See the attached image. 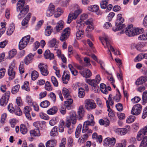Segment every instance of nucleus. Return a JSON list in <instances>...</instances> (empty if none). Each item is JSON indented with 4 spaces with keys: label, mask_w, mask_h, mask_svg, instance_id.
I'll return each instance as SVG.
<instances>
[{
    "label": "nucleus",
    "mask_w": 147,
    "mask_h": 147,
    "mask_svg": "<svg viewBox=\"0 0 147 147\" xmlns=\"http://www.w3.org/2000/svg\"><path fill=\"white\" fill-rule=\"evenodd\" d=\"M84 110L82 106L79 107L78 111V115H77L75 111H71L69 113V116L67 117L71 120V123L73 124H75L77 120V118L79 120L83 116Z\"/></svg>",
    "instance_id": "1"
},
{
    "label": "nucleus",
    "mask_w": 147,
    "mask_h": 147,
    "mask_svg": "<svg viewBox=\"0 0 147 147\" xmlns=\"http://www.w3.org/2000/svg\"><path fill=\"white\" fill-rule=\"evenodd\" d=\"M143 32V28L140 29L139 28H137L135 29L133 27L132 25L131 24L128 26L126 28L125 31L123 30L121 31L120 33L123 34L125 33L128 36H131L141 34Z\"/></svg>",
    "instance_id": "2"
},
{
    "label": "nucleus",
    "mask_w": 147,
    "mask_h": 147,
    "mask_svg": "<svg viewBox=\"0 0 147 147\" xmlns=\"http://www.w3.org/2000/svg\"><path fill=\"white\" fill-rule=\"evenodd\" d=\"M95 124V123L93 121L90 122L88 121H86L84 122L83 125L82 129V132L85 134L83 135L84 138H88L92 132V130L89 129V126H94Z\"/></svg>",
    "instance_id": "3"
},
{
    "label": "nucleus",
    "mask_w": 147,
    "mask_h": 147,
    "mask_svg": "<svg viewBox=\"0 0 147 147\" xmlns=\"http://www.w3.org/2000/svg\"><path fill=\"white\" fill-rule=\"evenodd\" d=\"M124 22V19L122 17V14H119L117 15V20L115 24L116 26L115 28H113L112 30L114 31H116L122 29L125 26V24H122Z\"/></svg>",
    "instance_id": "4"
},
{
    "label": "nucleus",
    "mask_w": 147,
    "mask_h": 147,
    "mask_svg": "<svg viewBox=\"0 0 147 147\" xmlns=\"http://www.w3.org/2000/svg\"><path fill=\"white\" fill-rule=\"evenodd\" d=\"M102 38L104 39L105 40L106 44V47L104 46V47L106 48L107 47L108 49L107 51L108 54L109 55L110 57L112 59H113L111 53V51L113 52L115 55H116L117 54V53L115 51L114 49L113 48L112 46H111L110 42L109 41L108 37L106 35H105Z\"/></svg>",
    "instance_id": "5"
},
{
    "label": "nucleus",
    "mask_w": 147,
    "mask_h": 147,
    "mask_svg": "<svg viewBox=\"0 0 147 147\" xmlns=\"http://www.w3.org/2000/svg\"><path fill=\"white\" fill-rule=\"evenodd\" d=\"M82 11L81 9L79 8L75 10L74 13H70L68 15L67 23V24H69L73 19H76L79 14L82 12Z\"/></svg>",
    "instance_id": "6"
},
{
    "label": "nucleus",
    "mask_w": 147,
    "mask_h": 147,
    "mask_svg": "<svg viewBox=\"0 0 147 147\" xmlns=\"http://www.w3.org/2000/svg\"><path fill=\"white\" fill-rule=\"evenodd\" d=\"M101 78L99 75H97L96 77L95 80H87L86 82L90 85L92 86V89H94V88L97 89L98 88L97 84L100 83Z\"/></svg>",
    "instance_id": "7"
},
{
    "label": "nucleus",
    "mask_w": 147,
    "mask_h": 147,
    "mask_svg": "<svg viewBox=\"0 0 147 147\" xmlns=\"http://www.w3.org/2000/svg\"><path fill=\"white\" fill-rule=\"evenodd\" d=\"M10 94V92L8 91L4 94L0 99V105L1 106H5L7 104Z\"/></svg>",
    "instance_id": "8"
},
{
    "label": "nucleus",
    "mask_w": 147,
    "mask_h": 147,
    "mask_svg": "<svg viewBox=\"0 0 147 147\" xmlns=\"http://www.w3.org/2000/svg\"><path fill=\"white\" fill-rule=\"evenodd\" d=\"M71 33V29L67 27L64 30L60 38V40L63 41L67 40L69 37Z\"/></svg>",
    "instance_id": "9"
},
{
    "label": "nucleus",
    "mask_w": 147,
    "mask_h": 147,
    "mask_svg": "<svg viewBox=\"0 0 147 147\" xmlns=\"http://www.w3.org/2000/svg\"><path fill=\"white\" fill-rule=\"evenodd\" d=\"M38 68L42 75L46 76L48 75L49 71L47 65L43 63H40L38 65Z\"/></svg>",
    "instance_id": "10"
},
{
    "label": "nucleus",
    "mask_w": 147,
    "mask_h": 147,
    "mask_svg": "<svg viewBox=\"0 0 147 147\" xmlns=\"http://www.w3.org/2000/svg\"><path fill=\"white\" fill-rule=\"evenodd\" d=\"M33 125L36 127V128L34 130L30 131V133L32 136H40V134L38 126L40 125L39 122L37 121L33 123Z\"/></svg>",
    "instance_id": "11"
},
{
    "label": "nucleus",
    "mask_w": 147,
    "mask_h": 147,
    "mask_svg": "<svg viewBox=\"0 0 147 147\" xmlns=\"http://www.w3.org/2000/svg\"><path fill=\"white\" fill-rule=\"evenodd\" d=\"M84 105L88 110L93 109L96 108V105L93 101L90 99H86L84 101Z\"/></svg>",
    "instance_id": "12"
},
{
    "label": "nucleus",
    "mask_w": 147,
    "mask_h": 147,
    "mask_svg": "<svg viewBox=\"0 0 147 147\" xmlns=\"http://www.w3.org/2000/svg\"><path fill=\"white\" fill-rule=\"evenodd\" d=\"M29 8L28 5H27L26 6V7L18 9V11H17L18 12H20L18 16V17L19 19H21L25 16L28 11Z\"/></svg>",
    "instance_id": "13"
},
{
    "label": "nucleus",
    "mask_w": 147,
    "mask_h": 147,
    "mask_svg": "<svg viewBox=\"0 0 147 147\" xmlns=\"http://www.w3.org/2000/svg\"><path fill=\"white\" fill-rule=\"evenodd\" d=\"M116 143V139L114 138H106L104 141V145L107 146L109 145L111 146H114Z\"/></svg>",
    "instance_id": "14"
},
{
    "label": "nucleus",
    "mask_w": 147,
    "mask_h": 147,
    "mask_svg": "<svg viewBox=\"0 0 147 147\" xmlns=\"http://www.w3.org/2000/svg\"><path fill=\"white\" fill-rule=\"evenodd\" d=\"M142 108V107L140 105L136 104L133 107L131 111V113L134 115H138L140 113Z\"/></svg>",
    "instance_id": "15"
},
{
    "label": "nucleus",
    "mask_w": 147,
    "mask_h": 147,
    "mask_svg": "<svg viewBox=\"0 0 147 147\" xmlns=\"http://www.w3.org/2000/svg\"><path fill=\"white\" fill-rule=\"evenodd\" d=\"M147 135V125L145 126L143 129H142L138 132L137 139L138 141H140L144 137V136Z\"/></svg>",
    "instance_id": "16"
},
{
    "label": "nucleus",
    "mask_w": 147,
    "mask_h": 147,
    "mask_svg": "<svg viewBox=\"0 0 147 147\" xmlns=\"http://www.w3.org/2000/svg\"><path fill=\"white\" fill-rule=\"evenodd\" d=\"M130 130V127L127 126V128H115L114 129V131L118 135H124L126 134L128 131Z\"/></svg>",
    "instance_id": "17"
},
{
    "label": "nucleus",
    "mask_w": 147,
    "mask_h": 147,
    "mask_svg": "<svg viewBox=\"0 0 147 147\" xmlns=\"http://www.w3.org/2000/svg\"><path fill=\"white\" fill-rule=\"evenodd\" d=\"M35 55V54H32V53L29 54L25 57L24 59L25 63L26 65H28L31 63L34 58V56Z\"/></svg>",
    "instance_id": "18"
},
{
    "label": "nucleus",
    "mask_w": 147,
    "mask_h": 147,
    "mask_svg": "<svg viewBox=\"0 0 147 147\" xmlns=\"http://www.w3.org/2000/svg\"><path fill=\"white\" fill-rule=\"evenodd\" d=\"M14 66H10L8 70V74L10 80L13 79L15 76V72L14 70Z\"/></svg>",
    "instance_id": "19"
},
{
    "label": "nucleus",
    "mask_w": 147,
    "mask_h": 147,
    "mask_svg": "<svg viewBox=\"0 0 147 147\" xmlns=\"http://www.w3.org/2000/svg\"><path fill=\"white\" fill-rule=\"evenodd\" d=\"M93 21V20L92 19H90L85 22V24L88 25L86 29V31H90L94 29V25Z\"/></svg>",
    "instance_id": "20"
},
{
    "label": "nucleus",
    "mask_w": 147,
    "mask_h": 147,
    "mask_svg": "<svg viewBox=\"0 0 147 147\" xmlns=\"http://www.w3.org/2000/svg\"><path fill=\"white\" fill-rule=\"evenodd\" d=\"M79 72L82 76L86 78L90 77L92 75L90 70L86 68L84 70L80 71Z\"/></svg>",
    "instance_id": "21"
},
{
    "label": "nucleus",
    "mask_w": 147,
    "mask_h": 147,
    "mask_svg": "<svg viewBox=\"0 0 147 147\" xmlns=\"http://www.w3.org/2000/svg\"><path fill=\"white\" fill-rule=\"evenodd\" d=\"M31 110L30 107L28 106L25 107L23 110L24 113L25 114L26 117L29 120L31 119V115L30 113Z\"/></svg>",
    "instance_id": "22"
},
{
    "label": "nucleus",
    "mask_w": 147,
    "mask_h": 147,
    "mask_svg": "<svg viewBox=\"0 0 147 147\" xmlns=\"http://www.w3.org/2000/svg\"><path fill=\"white\" fill-rule=\"evenodd\" d=\"M92 138L95 139L99 143H101L102 140V136L101 135H98L95 132L93 133L92 135Z\"/></svg>",
    "instance_id": "23"
},
{
    "label": "nucleus",
    "mask_w": 147,
    "mask_h": 147,
    "mask_svg": "<svg viewBox=\"0 0 147 147\" xmlns=\"http://www.w3.org/2000/svg\"><path fill=\"white\" fill-rule=\"evenodd\" d=\"M45 57L46 59H49L51 60L54 59V55L53 53H51L49 50H47L44 53Z\"/></svg>",
    "instance_id": "24"
},
{
    "label": "nucleus",
    "mask_w": 147,
    "mask_h": 147,
    "mask_svg": "<svg viewBox=\"0 0 147 147\" xmlns=\"http://www.w3.org/2000/svg\"><path fill=\"white\" fill-rule=\"evenodd\" d=\"M73 102V100L71 99L70 97L67 99L66 101H65V106L67 109H72V107L71 104Z\"/></svg>",
    "instance_id": "25"
},
{
    "label": "nucleus",
    "mask_w": 147,
    "mask_h": 147,
    "mask_svg": "<svg viewBox=\"0 0 147 147\" xmlns=\"http://www.w3.org/2000/svg\"><path fill=\"white\" fill-rule=\"evenodd\" d=\"M31 16V13H29L26 16L23 20L22 22V26H26V27H27L28 23Z\"/></svg>",
    "instance_id": "26"
},
{
    "label": "nucleus",
    "mask_w": 147,
    "mask_h": 147,
    "mask_svg": "<svg viewBox=\"0 0 147 147\" xmlns=\"http://www.w3.org/2000/svg\"><path fill=\"white\" fill-rule=\"evenodd\" d=\"M64 26V22L62 20L59 21L56 26L55 29L57 32H59L63 28Z\"/></svg>",
    "instance_id": "27"
},
{
    "label": "nucleus",
    "mask_w": 147,
    "mask_h": 147,
    "mask_svg": "<svg viewBox=\"0 0 147 147\" xmlns=\"http://www.w3.org/2000/svg\"><path fill=\"white\" fill-rule=\"evenodd\" d=\"M88 9L89 10L92 12H96L97 14H98L99 13L98 11L99 7V6L96 5L90 6L88 7Z\"/></svg>",
    "instance_id": "28"
},
{
    "label": "nucleus",
    "mask_w": 147,
    "mask_h": 147,
    "mask_svg": "<svg viewBox=\"0 0 147 147\" xmlns=\"http://www.w3.org/2000/svg\"><path fill=\"white\" fill-rule=\"evenodd\" d=\"M147 80V77L146 76H142L137 80L135 83L137 85H139L145 82Z\"/></svg>",
    "instance_id": "29"
},
{
    "label": "nucleus",
    "mask_w": 147,
    "mask_h": 147,
    "mask_svg": "<svg viewBox=\"0 0 147 147\" xmlns=\"http://www.w3.org/2000/svg\"><path fill=\"white\" fill-rule=\"evenodd\" d=\"M62 92L65 98H69L71 97L70 92L68 89L65 88H63L62 89Z\"/></svg>",
    "instance_id": "30"
},
{
    "label": "nucleus",
    "mask_w": 147,
    "mask_h": 147,
    "mask_svg": "<svg viewBox=\"0 0 147 147\" xmlns=\"http://www.w3.org/2000/svg\"><path fill=\"white\" fill-rule=\"evenodd\" d=\"M144 58H146V59L147 58V53H140L135 58V61H136V60H137L138 61H139ZM145 63L147 65V60L146 61Z\"/></svg>",
    "instance_id": "31"
},
{
    "label": "nucleus",
    "mask_w": 147,
    "mask_h": 147,
    "mask_svg": "<svg viewBox=\"0 0 147 147\" xmlns=\"http://www.w3.org/2000/svg\"><path fill=\"white\" fill-rule=\"evenodd\" d=\"M15 26L13 24H11L7 31V34L8 35H11L13 32Z\"/></svg>",
    "instance_id": "32"
},
{
    "label": "nucleus",
    "mask_w": 147,
    "mask_h": 147,
    "mask_svg": "<svg viewBox=\"0 0 147 147\" xmlns=\"http://www.w3.org/2000/svg\"><path fill=\"white\" fill-rule=\"evenodd\" d=\"M56 141L51 140L48 141L46 144V147H54L56 145Z\"/></svg>",
    "instance_id": "33"
},
{
    "label": "nucleus",
    "mask_w": 147,
    "mask_h": 147,
    "mask_svg": "<svg viewBox=\"0 0 147 147\" xmlns=\"http://www.w3.org/2000/svg\"><path fill=\"white\" fill-rule=\"evenodd\" d=\"M57 108L56 107H53L50 108L47 111L48 114L50 115H53L55 114L57 111Z\"/></svg>",
    "instance_id": "34"
},
{
    "label": "nucleus",
    "mask_w": 147,
    "mask_h": 147,
    "mask_svg": "<svg viewBox=\"0 0 147 147\" xmlns=\"http://www.w3.org/2000/svg\"><path fill=\"white\" fill-rule=\"evenodd\" d=\"M25 3L24 0H19L18 1L17 6V11H18L19 9H21V8H23L24 7H26V6L24 7V4Z\"/></svg>",
    "instance_id": "35"
},
{
    "label": "nucleus",
    "mask_w": 147,
    "mask_h": 147,
    "mask_svg": "<svg viewBox=\"0 0 147 147\" xmlns=\"http://www.w3.org/2000/svg\"><path fill=\"white\" fill-rule=\"evenodd\" d=\"M20 131L22 134H25L27 133L28 129L25 125L22 124L20 126Z\"/></svg>",
    "instance_id": "36"
},
{
    "label": "nucleus",
    "mask_w": 147,
    "mask_h": 147,
    "mask_svg": "<svg viewBox=\"0 0 147 147\" xmlns=\"http://www.w3.org/2000/svg\"><path fill=\"white\" fill-rule=\"evenodd\" d=\"M53 30V28L51 26H49L47 27L45 31V34L46 36H49L51 34Z\"/></svg>",
    "instance_id": "37"
},
{
    "label": "nucleus",
    "mask_w": 147,
    "mask_h": 147,
    "mask_svg": "<svg viewBox=\"0 0 147 147\" xmlns=\"http://www.w3.org/2000/svg\"><path fill=\"white\" fill-rule=\"evenodd\" d=\"M99 123L101 125H104L105 126H107L109 125V121L107 119L105 120L100 119L99 120Z\"/></svg>",
    "instance_id": "38"
},
{
    "label": "nucleus",
    "mask_w": 147,
    "mask_h": 147,
    "mask_svg": "<svg viewBox=\"0 0 147 147\" xmlns=\"http://www.w3.org/2000/svg\"><path fill=\"white\" fill-rule=\"evenodd\" d=\"M146 44V43L139 42L136 45L135 47L138 50L143 51L142 49V48L145 46Z\"/></svg>",
    "instance_id": "39"
},
{
    "label": "nucleus",
    "mask_w": 147,
    "mask_h": 147,
    "mask_svg": "<svg viewBox=\"0 0 147 147\" xmlns=\"http://www.w3.org/2000/svg\"><path fill=\"white\" fill-rule=\"evenodd\" d=\"M147 146V136H145L143 138L139 147H146Z\"/></svg>",
    "instance_id": "40"
},
{
    "label": "nucleus",
    "mask_w": 147,
    "mask_h": 147,
    "mask_svg": "<svg viewBox=\"0 0 147 147\" xmlns=\"http://www.w3.org/2000/svg\"><path fill=\"white\" fill-rule=\"evenodd\" d=\"M57 135V126H55L51 130L50 132V135L51 136H55Z\"/></svg>",
    "instance_id": "41"
},
{
    "label": "nucleus",
    "mask_w": 147,
    "mask_h": 147,
    "mask_svg": "<svg viewBox=\"0 0 147 147\" xmlns=\"http://www.w3.org/2000/svg\"><path fill=\"white\" fill-rule=\"evenodd\" d=\"M68 67L73 75L76 76L78 75V71L74 68L71 65L69 64Z\"/></svg>",
    "instance_id": "42"
},
{
    "label": "nucleus",
    "mask_w": 147,
    "mask_h": 147,
    "mask_svg": "<svg viewBox=\"0 0 147 147\" xmlns=\"http://www.w3.org/2000/svg\"><path fill=\"white\" fill-rule=\"evenodd\" d=\"M109 0H102L100 3V7L102 9H105L107 8L108 5Z\"/></svg>",
    "instance_id": "43"
},
{
    "label": "nucleus",
    "mask_w": 147,
    "mask_h": 147,
    "mask_svg": "<svg viewBox=\"0 0 147 147\" xmlns=\"http://www.w3.org/2000/svg\"><path fill=\"white\" fill-rule=\"evenodd\" d=\"M84 31L82 30H78L76 33V36L78 39H80L83 37Z\"/></svg>",
    "instance_id": "44"
},
{
    "label": "nucleus",
    "mask_w": 147,
    "mask_h": 147,
    "mask_svg": "<svg viewBox=\"0 0 147 147\" xmlns=\"http://www.w3.org/2000/svg\"><path fill=\"white\" fill-rule=\"evenodd\" d=\"M56 40L55 38H54L49 41L48 43L49 46L52 47L55 46V47H56V46H57L56 45Z\"/></svg>",
    "instance_id": "45"
},
{
    "label": "nucleus",
    "mask_w": 147,
    "mask_h": 147,
    "mask_svg": "<svg viewBox=\"0 0 147 147\" xmlns=\"http://www.w3.org/2000/svg\"><path fill=\"white\" fill-rule=\"evenodd\" d=\"M84 64L85 66L88 67L91 65L90 63V59L88 57H85L84 59Z\"/></svg>",
    "instance_id": "46"
},
{
    "label": "nucleus",
    "mask_w": 147,
    "mask_h": 147,
    "mask_svg": "<svg viewBox=\"0 0 147 147\" xmlns=\"http://www.w3.org/2000/svg\"><path fill=\"white\" fill-rule=\"evenodd\" d=\"M30 38V35H28L26 36H25L23 37L21 40V41H22L23 42L25 43L26 45H28L29 43Z\"/></svg>",
    "instance_id": "47"
},
{
    "label": "nucleus",
    "mask_w": 147,
    "mask_h": 147,
    "mask_svg": "<svg viewBox=\"0 0 147 147\" xmlns=\"http://www.w3.org/2000/svg\"><path fill=\"white\" fill-rule=\"evenodd\" d=\"M50 104V102L49 101L45 100L41 102L40 104V106L42 108H47Z\"/></svg>",
    "instance_id": "48"
},
{
    "label": "nucleus",
    "mask_w": 147,
    "mask_h": 147,
    "mask_svg": "<svg viewBox=\"0 0 147 147\" xmlns=\"http://www.w3.org/2000/svg\"><path fill=\"white\" fill-rule=\"evenodd\" d=\"M78 92V96L80 98H83L85 96L84 90L83 88H79Z\"/></svg>",
    "instance_id": "49"
},
{
    "label": "nucleus",
    "mask_w": 147,
    "mask_h": 147,
    "mask_svg": "<svg viewBox=\"0 0 147 147\" xmlns=\"http://www.w3.org/2000/svg\"><path fill=\"white\" fill-rule=\"evenodd\" d=\"M100 87L101 91L103 93L105 94H108V92L106 91L105 84L103 83H102L100 84Z\"/></svg>",
    "instance_id": "50"
},
{
    "label": "nucleus",
    "mask_w": 147,
    "mask_h": 147,
    "mask_svg": "<svg viewBox=\"0 0 147 147\" xmlns=\"http://www.w3.org/2000/svg\"><path fill=\"white\" fill-rule=\"evenodd\" d=\"M45 87L46 90L49 91H51L53 88L50 83L48 81L46 82Z\"/></svg>",
    "instance_id": "51"
},
{
    "label": "nucleus",
    "mask_w": 147,
    "mask_h": 147,
    "mask_svg": "<svg viewBox=\"0 0 147 147\" xmlns=\"http://www.w3.org/2000/svg\"><path fill=\"white\" fill-rule=\"evenodd\" d=\"M20 88V85H17L13 87L12 88L11 92L12 94H15L18 92Z\"/></svg>",
    "instance_id": "52"
},
{
    "label": "nucleus",
    "mask_w": 147,
    "mask_h": 147,
    "mask_svg": "<svg viewBox=\"0 0 147 147\" xmlns=\"http://www.w3.org/2000/svg\"><path fill=\"white\" fill-rule=\"evenodd\" d=\"M38 76V72L36 71H33L32 73L31 77L32 79V80H36Z\"/></svg>",
    "instance_id": "53"
},
{
    "label": "nucleus",
    "mask_w": 147,
    "mask_h": 147,
    "mask_svg": "<svg viewBox=\"0 0 147 147\" xmlns=\"http://www.w3.org/2000/svg\"><path fill=\"white\" fill-rule=\"evenodd\" d=\"M14 112L15 114L17 115L20 116L22 114V111L20 108L17 106H16L15 107Z\"/></svg>",
    "instance_id": "54"
},
{
    "label": "nucleus",
    "mask_w": 147,
    "mask_h": 147,
    "mask_svg": "<svg viewBox=\"0 0 147 147\" xmlns=\"http://www.w3.org/2000/svg\"><path fill=\"white\" fill-rule=\"evenodd\" d=\"M51 79L53 85L55 87H57L58 83L56 78L54 76H52L51 77Z\"/></svg>",
    "instance_id": "55"
},
{
    "label": "nucleus",
    "mask_w": 147,
    "mask_h": 147,
    "mask_svg": "<svg viewBox=\"0 0 147 147\" xmlns=\"http://www.w3.org/2000/svg\"><path fill=\"white\" fill-rule=\"evenodd\" d=\"M16 50L15 49H13L9 51V57L10 58L13 57L16 54Z\"/></svg>",
    "instance_id": "56"
},
{
    "label": "nucleus",
    "mask_w": 147,
    "mask_h": 147,
    "mask_svg": "<svg viewBox=\"0 0 147 147\" xmlns=\"http://www.w3.org/2000/svg\"><path fill=\"white\" fill-rule=\"evenodd\" d=\"M57 11L54 14V16L55 18H58L63 13V11L59 8H58L57 9Z\"/></svg>",
    "instance_id": "57"
},
{
    "label": "nucleus",
    "mask_w": 147,
    "mask_h": 147,
    "mask_svg": "<svg viewBox=\"0 0 147 147\" xmlns=\"http://www.w3.org/2000/svg\"><path fill=\"white\" fill-rule=\"evenodd\" d=\"M22 88L23 89H25L27 91L30 90V88L28 86V82H24V85L22 86Z\"/></svg>",
    "instance_id": "58"
},
{
    "label": "nucleus",
    "mask_w": 147,
    "mask_h": 147,
    "mask_svg": "<svg viewBox=\"0 0 147 147\" xmlns=\"http://www.w3.org/2000/svg\"><path fill=\"white\" fill-rule=\"evenodd\" d=\"M27 45L25 43L23 42L21 40L19 44V49L20 50H22Z\"/></svg>",
    "instance_id": "59"
},
{
    "label": "nucleus",
    "mask_w": 147,
    "mask_h": 147,
    "mask_svg": "<svg viewBox=\"0 0 147 147\" xmlns=\"http://www.w3.org/2000/svg\"><path fill=\"white\" fill-rule=\"evenodd\" d=\"M27 45L25 43L23 42L21 40L19 44V49L20 50H22Z\"/></svg>",
    "instance_id": "60"
},
{
    "label": "nucleus",
    "mask_w": 147,
    "mask_h": 147,
    "mask_svg": "<svg viewBox=\"0 0 147 147\" xmlns=\"http://www.w3.org/2000/svg\"><path fill=\"white\" fill-rule=\"evenodd\" d=\"M115 107L117 110L119 111H121L123 110V106L122 104L121 103H118L116 104Z\"/></svg>",
    "instance_id": "61"
},
{
    "label": "nucleus",
    "mask_w": 147,
    "mask_h": 147,
    "mask_svg": "<svg viewBox=\"0 0 147 147\" xmlns=\"http://www.w3.org/2000/svg\"><path fill=\"white\" fill-rule=\"evenodd\" d=\"M121 97L120 94H116V95L114 96L113 99L115 102H118L120 101Z\"/></svg>",
    "instance_id": "62"
},
{
    "label": "nucleus",
    "mask_w": 147,
    "mask_h": 147,
    "mask_svg": "<svg viewBox=\"0 0 147 147\" xmlns=\"http://www.w3.org/2000/svg\"><path fill=\"white\" fill-rule=\"evenodd\" d=\"M135 118V116L133 115H131L128 117L127 120V121L128 123H130L134 122Z\"/></svg>",
    "instance_id": "63"
},
{
    "label": "nucleus",
    "mask_w": 147,
    "mask_h": 147,
    "mask_svg": "<svg viewBox=\"0 0 147 147\" xmlns=\"http://www.w3.org/2000/svg\"><path fill=\"white\" fill-rule=\"evenodd\" d=\"M50 97L51 98V100L55 102L56 100V96L55 93L53 92H50L49 94Z\"/></svg>",
    "instance_id": "64"
}]
</instances>
